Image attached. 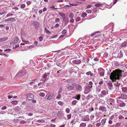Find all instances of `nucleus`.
Masks as SVG:
<instances>
[{
	"label": "nucleus",
	"instance_id": "nucleus-4",
	"mask_svg": "<svg viewBox=\"0 0 127 127\" xmlns=\"http://www.w3.org/2000/svg\"><path fill=\"white\" fill-rule=\"evenodd\" d=\"M18 73L20 74L21 76H24L26 74V72L25 70L24 69H23L20 71L18 72Z\"/></svg>",
	"mask_w": 127,
	"mask_h": 127
},
{
	"label": "nucleus",
	"instance_id": "nucleus-48",
	"mask_svg": "<svg viewBox=\"0 0 127 127\" xmlns=\"http://www.w3.org/2000/svg\"><path fill=\"white\" fill-rule=\"evenodd\" d=\"M93 11L94 12H95L97 11V8H95L93 9Z\"/></svg>",
	"mask_w": 127,
	"mask_h": 127
},
{
	"label": "nucleus",
	"instance_id": "nucleus-32",
	"mask_svg": "<svg viewBox=\"0 0 127 127\" xmlns=\"http://www.w3.org/2000/svg\"><path fill=\"white\" fill-rule=\"evenodd\" d=\"M45 94L43 93H40L39 94V95L43 97L45 96Z\"/></svg>",
	"mask_w": 127,
	"mask_h": 127
},
{
	"label": "nucleus",
	"instance_id": "nucleus-46",
	"mask_svg": "<svg viewBox=\"0 0 127 127\" xmlns=\"http://www.w3.org/2000/svg\"><path fill=\"white\" fill-rule=\"evenodd\" d=\"M92 5L88 4L87 5L86 8H91L92 7Z\"/></svg>",
	"mask_w": 127,
	"mask_h": 127
},
{
	"label": "nucleus",
	"instance_id": "nucleus-60",
	"mask_svg": "<svg viewBox=\"0 0 127 127\" xmlns=\"http://www.w3.org/2000/svg\"><path fill=\"white\" fill-rule=\"evenodd\" d=\"M38 12H39V14H41L42 12V9H41V10H39V11H38Z\"/></svg>",
	"mask_w": 127,
	"mask_h": 127
},
{
	"label": "nucleus",
	"instance_id": "nucleus-17",
	"mask_svg": "<svg viewBox=\"0 0 127 127\" xmlns=\"http://www.w3.org/2000/svg\"><path fill=\"white\" fill-rule=\"evenodd\" d=\"M106 119L104 118L101 121V125L104 126L106 123Z\"/></svg>",
	"mask_w": 127,
	"mask_h": 127
},
{
	"label": "nucleus",
	"instance_id": "nucleus-18",
	"mask_svg": "<svg viewBox=\"0 0 127 127\" xmlns=\"http://www.w3.org/2000/svg\"><path fill=\"white\" fill-rule=\"evenodd\" d=\"M86 124L84 123H81L79 126V127H86Z\"/></svg>",
	"mask_w": 127,
	"mask_h": 127
},
{
	"label": "nucleus",
	"instance_id": "nucleus-55",
	"mask_svg": "<svg viewBox=\"0 0 127 127\" xmlns=\"http://www.w3.org/2000/svg\"><path fill=\"white\" fill-rule=\"evenodd\" d=\"M7 108V107L6 106H4L1 108V109L2 110H4Z\"/></svg>",
	"mask_w": 127,
	"mask_h": 127
},
{
	"label": "nucleus",
	"instance_id": "nucleus-24",
	"mask_svg": "<svg viewBox=\"0 0 127 127\" xmlns=\"http://www.w3.org/2000/svg\"><path fill=\"white\" fill-rule=\"evenodd\" d=\"M127 46V42H124L121 44L122 47H126Z\"/></svg>",
	"mask_w": 127,
	"mask_h": 127
},
{
	"label": "nucleus",
	"instance_id": "nucleus-3",
	"mask_svg": "<svg viewBox=\"0 0 127 127\" xmlns=\"http://www.w3.org/2000/svg\"><path fill=\"white\" fill-rule=\"evenodd\" d=\"M45 98L47 100H51L54 98V97L53 95L51 94L49 95H47Z\"/></svg>",
	"mask_w": 127,
	"mask_h": 127
},
{
	"label": "nucleus",
	"instance_id": "nucleus-64",
	"mask_svg": "<svg viewBox=\"0 0 127 127\" xmlns=\"http://www.w3.org/2000/svg\"><path fill=\"white\" fill-rule=\"evenodd\" d=\"M18 40H19V39H18V37H16L15 39V41H16L15 42H16V43L18 42Z\"/></svg>",
	"mask_w": 127,
	"mask_h": 127
},
{
	"label": "nucleus",
	"instance_id": "nucleus-53",
	"mask_svg": "<svg viewBox=\"0 0 127 127\" xmlns=\"http://www.w3.org/2000/svg\"><path fill=\"white\" fill-rule=\"evenodd\" d=\"M69 21H70V22L72 23H73L74 22V20L72 18H71V19Z\"/></svg>",
	"mask_w": 127,
	"mask_h": 127
},
{
	"label": "nucleus",
	"instance_id": "nucleus-16",
	"mask_svg": "<svg viewBox=\"0 0 127 127\" xmlns=\"http://www.w3.org/2000/svg\"><path fill=\"white\" fill-rule=\"evenodd\" d=\"M34 24L36 28H38L39 23L38 22L36 21H34Z\"/></svg>",
	"mask_w": 127,
	"mask_h": 127
},
{
	"label": "nucleus",
	"instance_id": "nucleus-12",
	"mask_svg": "<svg viewBox=\"0 0 127 127\" xmlns=\"http://www.w3.org/2000/svg\"><path fill=\"white\" fill-rule=\"evenodd\" d=\"M122 89L123 93H125L127 94V87H123Z\"/></svg>",
	"mask_w": 127,
	"mask_h": 127
},
{
	"label": "nucleus",
	"instance_id": "nucleus-33",
	"mask_svg": "<svg viewBox=\"0 0 127 127\" xmlns=\"http://www.w3.org/2000/svg\"><path fill=\"white\" fill-rule=\"evenodd\" d=\"M87 14L86 13L84 12L81 15V17H84L87 16Z\"/></svg>",
	"mask_w": 127,
	"mask_h": 127
},
{
	"label": "nucleus",
	"instance_id": "nucleus-42",
	"mask_svg": "<svg viewBox=\"0 0 127 127\" xmlns=\"http://www.w3.org/2000/svg\"><path fill=\"white\" fill-rule=\"evenodd\" d=\"M58 103L59 105L62 106L63 104V103L62 101H60L58 102Z\"/></svg>",
	"mask_w": 127,
	"mask_h": 127
},
{
	"label": "nucleus",
	"instance_id": "nucleus-30",
	"mask_svg": "<svg viewBox=\"0 0 127 127\" xmlns=\"http://www.w3.org/2000/svg\"><path fill=\"white\" fill-rule=\"evenodd\" d=\"M12 104L16 105L18 103L17 101L16 100L13 101L11 102Z\"/></svg>",
	"mask_w": 127,
	"mask_h": 127
},
{
	"label": "nucleus",
	"instance_id": "nucleus-47",
	"mask_svg": "<svg viewBox=\"0 0 127 127\" xmlns=\"http://www.w3.org/2000/svg\"><path fill=\"white\" fill-rule=\"evenodd\" d=\"M80 20V18L79 17H78L76 19V21L77 22L79 21Z\"/></svg>",
	"mask_w": 127,
	"mask_h": 127
},
{
	"label": "nucleus",
	"instance_id": "nucleus-31",
	"mask_svg": "<svg viewBox=\"0 0 127 127\" xmlns=\"http://www.w3.org/2000/svg\"><path fill=\"white\" fill-rule=\"evenodd\" d=\"M80 97L81 96L79 94L78 95L76 96L75 98L77 99V100H79L80 99Z\"/></svg>",
	"mask_w": 127,
	"mask_h": 127
},
{
	"label": "nucleus",
	"instance_id": "nucleus-37",
	"mask_svg": "<svg viewBox=\"0 0 127 127\" xmlns=\"http://www.w3.org/2000/svg\"><path fill=\"white\" fill-rule=\"evenodd\" d=\"M108 54L107 52H105L104 54V56L105 57H107L108 56Z\"/></svg>",
	"mask_w": 127,
	"mask_h": 127
},
{
	"label": "nucleus",
	"instance_id": "nucleus-56",
	"mask_svg": "<svg viewBox=\"0 0 127 127\" xmlns=\"http://www.w3.org/2000/svg\"><path fill=\"white\" fill-rule=\"evenodd\" d=\"M59 24H56L55 26H54V27L56 28H57V27H58L59 26Z\"/></svg>",
	"mask_w": 127,
	"mask_h": 127
},
{
	"label": "nucleus",
	"instance_id": "nucleus-6",
	"mask_svg": "<svg viewBox=\"0 0 127 127\" xmlns=\"http://www.w3.org/2000/svg\"><path fill=\"white\" fill-rule=\"evenodd\" d=\"M99 109L100 110L102 111V112L106 111V107L103 106H100L99 108Z\"/></svg>",
	"mask_w": 127,
	"mask_h": 127
},
{
	"label": "nucleus",
	"instance_id": "nucleus-41",
	"mask_svg": "<svg viewBox=\"0 0 127 127\" xmlns=\"http://www.w3.org/2000/svg\"><path fill=\"white\" fill-rule=\"evenodd\" d=\"M70 109L69 108H66L65 109V111L66 113H69L70 112Z\"/></svg>",
	"mask_w": 127,
	"mask_h": 127
},
{
	"label": "nucleus",
	"instance_id": "nucleus-50",
	"mask_svg": "<svg viewBox=\"0 0 127 127\" xmlns=\"http://www.w3.org/2000/svg\"><path fill=\"white\" fill-rule=\"evenodd\" d=\"M11 50L10 49H8L6 50H4V51L6 52V51H9L10 52L11 51Z\"/></svg>",
	"mask_w": 127,
	"mask_h": 127
},
{
	"label": "nucleus",
	"instance_id": "nucleus-14",
	"mask_svg": "<svg viewBox=\"0 0 127 127\" xmlns=\"http://www.w3.org/2000/svg\"><path fill=\"white\" fill-rule=\"evenodd\" d=\"M82 87L79 85H77L76 86V90H78L79 91H81L82 90Z\"/></svg>",
	"mask_w": 127,
	"mask_h": 127
},
{
	"label": "nucleus",
	"instance_id": "nucleus-28",
	"mask_svg": "<svg viewBox=\"0 0 127 127\" xmlns=\"http://www.w3.org/2000/svg\"><path fill=\"white\" fill-rule=\"evenodd\" d=\"M108 88L111 89H112V87L113 86L112 83H108Z\"/></svg>",
	"mask_w": 127,
	"mask_h": 127
},
{
	"label": "nucleus",
	"instance_id": "nucleus-49",
	"mask_svg": "<svg viewBox=\"0 0 127 127\" xmlns=\"http://www.w3.org/2000/svg\"><path fill=\"white\" fill-rule=\"evenodd\" d=\"M121 123H117L115 124V126L118 127L120 125Z\"/></svg>",
	"mask_w": 127,
	"mask_h": 127
},
{
	"label": "nucleus",
	"instance_id": "nucleus-52",
	"mask_svg": "<svg viewBox=\"0 0 127 127\" xmlns=\"http://www.w3.org/2000/svg\"><path fill=\"white\" fill-rule=\"evenodd\" d=\"M100 75L101 76H102L104 75V73L103 72H101L100 73Z\"/></svg>",
	"mask_w": 127,
	"mask_h": 127
},
{
	"label": "nucleus",
	"instance_id": "nucleus-9",
	"mask_svg": "<svg viewBox=\"0 0 127 127\" xmlns=\"http://www.w3.org/2000/svg\"><path fill=\"white\" fill-rule=\"evenodd\" d=\"M83 121H89L90 120V119L88 115H87L83 118Z\"/></svg>",
	"mask_w": 127,
	"mask_h": 127
},
{
	"label": "nucleus",
	"instance_id": "nucleus-59",
	"mask_svg": "<svg viewBox=\"0 0 127 127\" xmlns=\"http://www.w3.org/2000/svg\"><path fill=\"white\" fill-rule=\"evenodd\" d=\"M112 123V121L111 120H109L108 121V123L110 124H111Z\"/></svg>",
	"mask_w": 127,
	"mask_h": 127
},
{
	"label": "nucleus",
	"instance_id": "nucleus-40",
	"mask_svg": "<svg viewBox=\"0 0 127 127\" xmlns=\"http://www.w3.org/2000/svg\"><path fill=\"white\" fill-rule=\"evenodd\" d=\"M71 115L70 114L67 115V119H69L71 118Z\"/></svg>",
	"mask_w": 127,
	"mask_h": 127
},
{
	"label": "nucleus",
	"instance_id": "nucleus-51",
	"mask_svg": "<svg viewBox=\"0 0 127 127\" xmlns=\"http://www.w3.org/2000/svg\"><path fill=\"white\" fill-rule=\"evenodd\" d=\"M14 110H16V111L19 110V107L17 106V107H15V108H14Z\"/></svg>",
	"mask_w": 127,
	"mask_h": 127
},
{
	"label": "nucleus",
	"instance_id": "nucleus-21",
	"mask_svg": "<svg viewBox=\"0 0 127 127\" xmlns=\"http://www.w3.org/2000/svg\"><path fill=\"white\" fill-rule=\"evenodd\" d=\"M74 14L73 13H70L69 15V17L71 18H72L74 17Z\"/></svg>",
	"mask_w": 127,
	"mask_h": 127
},
{
	"label": "nucleus",
	"instance_id": "nucleus-23",
	"mask_svg": "<svg viewBox=\"0 0 127 127\" xmlns=\"http://www.w3.org/2000/svg\"><path fill=\"white\" fill-rule=\"evenodd\" d=\"M102 4L100 3H98L95 4V6L97 7H100L102 6Z\"/></svg>",
	"mask_w": 127,
	"mask_h": 127
},
{
	"label": "nucleus",
	"instance_id": "nucleus-61",
	"mask_svg": "<svg viewBox=\"0 0 127 127\" xmlns=\"http://www.w3.org/2000/svg\"><path fill=\"white\" fill-rule=\"evenodd\" d=\"M94 60L95 61H97L98 60V59L97 58H95L94 59Z\"/></svg>",
	"mask_w": 127,
	"mask_h": 127
},
{
	"label": "nucleus",
	"instance_id": "nucleus-27",
	"mask_svg": "<svg viewBox=\"0 0 127 127\" xmlns=\"http://www.w3.org/2000/svg\"><path fill=\"white\" fill-rule=\"evenodd\" d=\"M36 122H40V123H44L45 122V121L44 120H43V119H42L41 120H37Z\"/></svg>",
	"mask_w": 127,
	"mask_h": 127
},
{
	"label": "nucleus",
	"instance_id": "nucleus-20",
	"mask_svg": "<svg viewBox=\"0 0 127 127\" xmlns=\"http://www.w3.org/2000/svg\"><path fill=\"white\" fill-rule=\"evenodd\" d=\"M76 122V119L75 118L73 119H72L71 121L70 122V123L72 124V125H73V124H75Z\"/></svg>",
	"mask_w": 127,
	"mask_h": 127
},
{
	"label": "nucleus",
	"instance_id": "nucleus-54",
	"mask_svg": "<svg viewBox=\"0 0 127 127\" xmlns=\"http://www.w3.org/2000/svg\"><path fill=\"white\" fill-rule=\"evenodd\" d=\"M101 125V123L100 122L97 123L96 125V126H100Z\"/></svg>",
	"mask_w": 127,
	"mask_h": 127
},
{
	"label": "nucleus",
	"instance_id": "nucleus-43",
	"mask_svg": "<svg viewBox=\"0 0 127 127\" xmlns=\"http://www.w3.org/2000/svg\"><path fill=\"white\" fill-rule=\"evenodd\" d=\"M25 7V4H23L21 5V7L22 8H23Z\"/></svg>",
	"mask_w": 127,
	"mask_h": 127
},
{
	"label": "nucleus",
	"instance_id": "nucleus-26",
	"mask_svg": "<svg viewBox=\"0 0 127 127\" xmlns=\"http://www.w3.org/2000/svg\"><path fill=\"white\" fill-rule=\"evenodd\" d=\"M44 30L46 33L48 34H50L51 32L46 27L45 28Z\"/></svg>",
	"mask_w": 127,
	"mask_h": 127
},
{
	"label": "nucleus",
	"instance_id": "nucleus-22",
	"mask_svg": "<svg viewBox=\"0 0 127 127\" xmlns=\"http://www.w3.org/2000/svg\"><path fill=\"white\" fill-rule=\"evenodd\" d=\"M50 73H45L43 76L42 78H45L47 77V75H49Z\"/></svg>",
	"mask_w": 127,
	"mask_h": 127
},
{
	"label": "nucleus",
	"instance_id": "nucleus-34",
	"mask_svg": "<svg viewBox=\"0 0 127 127\" xmlns=\"http://www.w3.org/2000/svg\"><path fill=\"white\" fill-rule=\"evenodd\" d=\"M22 41L24 42V43L25 44H28L29 43V41H26L25 40L23 39H22Z\"/></svg>",
	"mask_w": 127,
	"mask_h": 127
},
{
	"label": "nucleus",
	"instance_id": "nucleus-5",
	"mask_svg": "<svg viewBox=\"0 0 127 127\" xmlns=\"http://www.w3.org/2000/svg\"><path fill=\"white\" fill-rule=\"evenodd\" d=\"M65 87L67 89L70 90H72L74 88V87L73 86L70 85L69 84H66L65 85Z\"/></svg>",
	"mask_w": 127,
	"mask_h": 127
},
{
	"label": "nucleus",
	"instance_id": "nucleus-39",
	"mask_svg": "<svg viewBox=\"0 0 127 127\" xmlns=\"http://www.w3.org/2000/svg\"><path fill=\"white\" fill-rule=\"evenodd\" d=\"M61 95L60 94H59L56 97V98L57 99H59L61 97Z\"/></svg>",
	"mask_w": 127,
	"mask_h": 127
},
{
	"label": "nucleus",
	"instance_id": "nucleus-11",
	"mask_svg": "<svg viewBox=\"0 0 127 127\" xmlns=\"http://www.w3.org/2000/svg\"><path fill=\"white\" fill-rule=\"evenodd\" d=\"M93 83L92 81H90L89 82V85H88L86 87V88H89L90 89H91L92 87V85Z\"/></svg>",
	"mask_w": 127,
	"mask_h": 127
},
{
	"label": "nucleus",
	"instance_id": "nucleus-8",
	"mask_svg": "<svg viewBox=\"0 0 127 127\" xmlns=\"http://www.w3.org/2000/svg\"><path fill=\"white\" fill-rule=\"evenodd\" d=\"M81 61L80 60H76L73 61L72 63L76 64H79L81 63Z\"/></svg>",
	"mask_w": 127,
	"mask_h": 127
},
{
	"label": "nucleus",
	"instance_id": "nucleus-58",
	"mask_svg": "<svg viewBox=\"0 0 127 127\" xmlns=\"http://www.w3.org/2000/svg\"><path fill=\"white\" fill-rule=\"evenodd\" d=\"M39 39L40 41H41L43 40V38L42 37L40 36L39 37Z\"/></svg>",
	"mask_w": 127,
	"mask_h": 127
},
{
	"label": "nucleus",
	"instance_id": "nucleus-36",
	"mask_svg": "<svg viewBox=\"0 0 127 127\" xmlns=\"http://www.w3.org/2000/svg\"><path fill=\"white\" fill-rule=\"evenodd\" d=\"M66 30L65 29L63 30L62 32V34H64L66 33Z\"/></svg>",
	"mask_w": 127,
	"mask_h": 127
},
{
	"label": "nucleus",
	"instance_id": "nucleus-19",
	"mask_svg": "<svg viewBox=\"0 0 127 127\" xmlns=\"http://www.w3.org/2000/svg\"><path fill=\"white\" fill-rule=\"evenodd\" d=\"M86 74L87 75H90V77H92V76H93V74L92 73L91 71H89L88 72H87L86 73Z\"/></svg>",
	"mask_w": 127,
	"mask_h": 127
},
{
	"label": "nucleus",
	"instance_id": "nucleus-38",
	"mask_svg": "<svg viewBox=\"0 0 127 127\" xmlns=\"http://www.w3.org/2000/svg\"><path fill=\"white\" fill-rule=\"evenodd\" d=\"M50 8H53V9H57V8H55L54 5H52V6L50 7Z\"/></svg>",
	"mask_w": 127,
	"mask_h": 127
},
{
	"label": "nucleus",
	"instance_id": "nucleus-10",
	"mask_svg": "<svg viewBox=\"0 0 127 127\" xmlns=\"http://www.w3.org/2000/svg\"><path fill=\"white\" fill-rule=\"evenodd\" d=\"M7 37H3L0 38V42H4L6 41L8 39Z\"/></svg>",
	"mask_w": 127,
	"mask_h": 127
},
{
	"label": "nucleus",
	"instance_id": "nucleus-63",
	"mask_svg": "<svg viewBox=\"0 0 127 127\" xmlns=\"http://www.w3.org/2000/svg\"><path fill=\"white\" fill-rule=\"evenodd\" d=\"M56 125L54 124H51L50 126V127H55Z\"/></svg>",
	"mask_w": 127,
	"mask_h": 127
},
{
	"label": "nucleus",
	"instance_id": "nucleus-44",
	"mask_svg": "<svg viewBox=\"0 0 127 127\" xmlns=\"http://www.w3.org/2000/svg\"><path fill=\"white\" fill-rule=\"evenodd\" d=\"M76 103V100H74L72 102V104L73 105H75Z\"/></svg>",
	"mask_w": 127,
	"mask_h": 127
},
{
	"label": "nucleus",
	"instance_id": "nucleus-62",
	"mask_svg": "<svg viewBox=\"0 0 127 127\" xmlns=\"http://www.w3.org/2000/svg\"><path fill=\"white\" fill-rule=\"evenodd\" d=\"M114 118V116L112 115L111 116L110 118V120H112Z\"/></svg>",
	"mask_w": 127,
	"mask_h": 127
},
{
	"label": "nucleus",
	"instance_id": "nucleus-29",
	"mask_svg": "<svg viewBox=\"0 0 127 127\" xmlns=\"http://www.w3.org/2000/svg\"><path fill=\"white\" fill-rule=\"evenodd\" d=\"M7 20H8V21H14L15 20V19L14 18H11L9 19H7Z\"/></svg>",
	"mask_w": 127,
	"mask_h": 127
},
{
	"label": "nucleus",
	"instance_id": "nucleus-45",
	"mask_svg": "<svg viewBox=\"0 0 127 127\" xmlns=\"http://www.w3.org/2000/svg\"><path fill=\"white\" fill-rule=\"evenodd\" d=\"M26 123V122L24 120H22L20 121V123L21 124H24Z\"/></svg>",
	"mask_w": 127,
	"mask_h": 127
},
{
	"label": "nucleus",
	"instance_id": "nucleus-35",
	"mask_svg": "<svg viewBox=\"0 0 127 127\" xmlns=\"http://www.w3.org/2000/svg\"><path fill=\"white\" fill-rule=\"evenodd\" d=\"M86 12L90 14L92 13V11L91 10H87L86 11Z\"/></svg>",
	"mask_w": 127,
	"mask_h": 127
},
{
	"label": "nucleus",
	"instance_id": "nucleus-57",
	"mask_svg": "<svg viewBox=\"0 0 127 127\" xmlns=\"http://www.w3.org/2000/svg\"><path fill=\"white\" fill-rule=\"evenodd\" d=\"M119 119H121L124 118V117L122 116H120L119 117Z\"/></svg>",
	"mask_w": 127,
	"mask_h": 127
},
{
	"label": "nucleus",
	"instance_id": "nucleus-2",
	"mask_svg": "<svg viewBox=\"0 0 127 127\" xmlns=\"http://www.w3.org/2000/svg\"><path fill=\"white\" fill-rule=\"evenodd\" d=\"M26 96L27 99L29 100H32L34 98L33 95L30 93L26 94Z\"/></svg>",
	"mask_w": 127,
	"mask_h": 127
},
{
	"label": "nucleus",
	"instance_id": "nucleus-25",
	"mask_svg": "<svg viewBox=\"0 0 127 127\" xmlns=\"http://www.w3.org/2000/svg\"><path fill=\"white\" fill-rule=\"evenodd\" d=\"M126 105V104L124 103L123 101L120 104V106L121 107H123L125 106Z\"/></svg>",
	"mask_w": 127,
	"mask_h": 127
},
{
	"label": "nucleus",
	"instance_id": "nucleus-1",
	"mask_svg": "<svg viewBox=\"0 0 127 127\" xmlns=\"http://www.w3.org/2000/svg\"><path fill=\"white\" fill-rule=\"evenodd\" d=\"M122 71L119 69H116L112 72L110 75V79L112 81L116 79H119L120 77L122 76Z\"/></svg>",
	"mask_w": 127,
	"mask_h": 127
},
{
	"label": "nucleus",
	"instance_id": "nucleus-7",
	"mask_svg": "<svg viewBox=\"0 0 127 127\" xmlns=\"http://www.w3.org/2000/svg\"><path fill=\"white\" fill-rule=\"evenodd\" d=\"M122 98L123 99H126L127 98V95L125 94H122L121 95L119 98Z\"/></svg>",
	"mask_w": 127,
	"mask_h": 127
},
{
	"label": "nucleus",
	"instance_id": "nucleus-13",
	"mask_svg": "<svg viewBox=\"0 0 127 127\" xmlns=\"http://www.w3.org/2000/svg\"><path fill=\"white\" fill-rule=\"evenodd\" d=\"M101 93L102 94V95L104 96L107 94L108 93V92L106 91L105 90H103L102 91Z\"/></svg>",
	"mask_w": 127,
	"mask_h": 127
},
{
	"label": "nucleus",
	"instance_id": "nucleus-15",
	"mask_svg": "<svg viewBox=\"0 0 127 127\" xmlns=\"http://www.w3.org/2000/svg\"><path fill=\"white\" fill-rule=\"evenodd\" d=\"M60 15L62 17L63 19H64L65 18V15L63 13H59Z\"/></svg>",
	"mask_w": 127,
	"mask_h": 127
}]
</instances>
